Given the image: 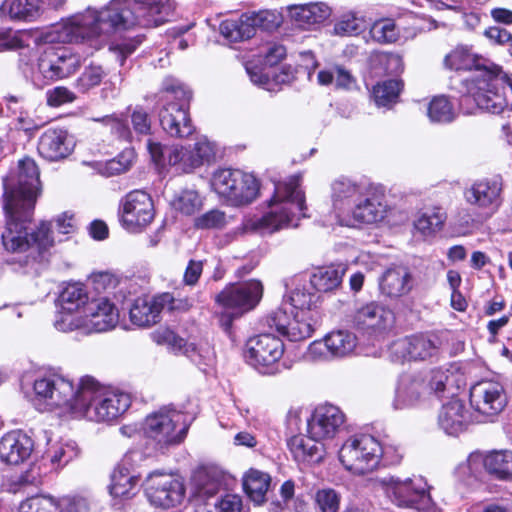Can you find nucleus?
<instances>
[{"label":"nucleus","mask_w":512,"mask_h":512,"mask_svg":"<svg viewBox=\"0 0 512 512\" xmlns=\"http://www.w3.org/2000/svg\"><path fill=\"white\" fill-rule=\"evenodd\" d=\"M174 11L171 0H112L100 11L87 9L55 27L61 42H104L112 33L135 25L156 27Z\"/></svg>","instance_id":"1"},{"label":"nucleus","mask_w":512,"mask_h":512,"mask_svg":"<svg viewBox=\"0 0 512 512\" xmlns=\"http://www.w3.org/2000/svg\"><path fill=\"white\" fill-rule=\"evenodd\" d=\"M6 225L1 239L4 249L10 253H28L27 258L36 259L49 250L55 243L51 223L41 222L33 229L30 227L33 211L3 204Z\"/></svg>","instance_id":"2"},{"label":"nucleus","mask_w":512,"mask_h":512,"mask_svg":"<svg viewBox=\"0 0 512 512\" xmlns=\"http://www.w3.org/2000/svg\"><path fill=\"white\" fill-rule=\"evenodd\" d=\"M301 175H293L275 184L269 210L251 223V228L261 234H272L281 229L297 227L301 217H306L304 192L300 188Z\"/></svg>","instance_id":"3"},{"label":"nucleus","mask_w":512,"mask_h":512,"mask_svg":"<svg viewBox=\"0 0 512 512\" xmlns=\"http://www.w3.org/2000/svg\"><path fill=\"white\" fill-rule=\"evenodd\" d=\"M131 405L130 395L107 389L90 376L80 380V393L75 417L94 422H110L121 416Z\"/></svg>","instance_id":"4"},{"label":"nucleus","mask_w":512,"mask_h":512,"mask_svg":"<svg viewBox=\"0 0 512 512\" xmlns=\"http://www.w3.org/2000/svg\"><path fill=\"white\" fill-rule=\"evenodd\" d=\"M3 204L34 211L42 192L40 171L34 159L25 157L18 161L14 170L3 179Z\"/></svg>","instance_id":"5"},{"label":"nucleus","mask_w":512,"mask_h":512,"mask_svg":"<svg viewBox=\"0 0 512 512\" xmlns=\"http://www.w3.org/2000/svg\"><path fill=\"white\" fill-rule=\"evenodd\" d=\"M465 81L468 94L461 98V106L473 100L479 109L492 114H500L508 107L509 79L506 76H499L490 68L483 70L481 76H473Z\"/></svg>","instance_id":"6"},{"label":"nucleus","mask_w":512,"mask_h":512,"mask_svg":"<svg viewBox=\"0 0 512 512\" xmlns=\"http://www.w3.org/2000/svg\"><path fill=\"white\" fill-rule=\"evenodd\" d=\"M211 186L227 205L233 207L248 205L259 194V182L255 176L239 169L216 170L211 178Z\"/></svg>","instance_id":"7"},{"label":"nucleus","mask_w":512,"mask_h":512,"mask_svg":"<svg viewBox=\"0 0 512 512\" xmlns=\"http://www.w3.org/2000/svg\"><path fill=\"white\" fill-rule=\"evenodd\" d=\"M119 321V312L107 298L92 299L85 306L78 319L62 316L55 320L59 331L68 332L80 329L84 333H101L113 329Z\"/></svg>","instance_id":"8"},{"label":"nucleus","mask_w":512,"mask_h":512,"mask_svg":"<svg viewBox=\"0 0 512 512\" xmlns=\"http://www.w3.org/2000/svg\"><path fill=\"white\" fill-rule=\"evenodd\" d=\"M164 89L168 93L182 94L181 103H166L159 113L163 130L172 137L184 138L194 132L188 107L192 98L191 91L179 80L168 77L164 80Z\"/></svg>","instance_id":"9"},{"label":"nucleus","mask_w":512,"mask_h":512,"mask_svg":"<svg viewBox=\"0 0 512 512\" xmlns=\"http://www.w3.org/2000/svg\"><path fill=\"white\" fill-rule=\"evenodd\" d=\"M188 429L184 414L168 406L149 414L143 426L145 435L160 447L180 444Z\"/></svg>","instance_id":"10"},{"label":"nucleus","mask_w":512,"mask_h":512,"mask_svg":"<svg viewBox=\"0 0 512 512\" xmlns=\"http://www.w3.org/2000/svg\"><path fill=\"white\" fill-rule=\"evenodd\" d=\"M382 453L383 449L376 438L360 434L343 443L339 450V460L348 471L362 475L378 465Z\"/></svg>","instance_id":"11"},{"label":"nucleus","mask_w":512,"mask_h":512,"mask_svg":"<svg viewBox=\"0 0 512 512\" xmlns=\"http://www.w3.org/2000/svg\"><path fill=\"white\" fill-rule=\"evenodd\" d=\"M33 390L36 398L50 409L61 408L74 415L80 383L76 387L70 379L59 374H50L36 379Z\"/></svg>","instance_id":"12"},{"label":"nucleus","mask_w":512,"mask_h":512,"mask_svg":"<svg viewBox=\"0 0 512 512\" xmlns=\"http://www.w3.org/2000/svg\"><path fill=\"white\" fill-rule=\"evenodd\" d=\"M284 354L282 340L272 334H260L248 340L245 357L261 374L275 375L285 366L280 363Z\"/></svg>","instance_id":"13"},{"label":"nucleus","mask_w":512,"mask_h":512,"mask_svg":"<svg viewBox=\"0 0 512 512\" xmlns=\"http://www.w3.org/2000/svg\"><path fill=\"white\" fill-rule=\"evenodd\" d=\"M508 403L504 386L497 381L484 380L470 389V404L476 422H495Z\"/></svg>","instance_id":"14"},{"label":"nucleus","mask_w":512,"mask_h":512,"mask_svg":"<svg viewBox=\"0 0 512 512\" xmlns=\"http://www.w3.org/2000/svg\"><path fill=\"white\" fill-rule=\"evenodd\" d=\"M387 494L392 502L399 507L413 508L414 504L421 502L423 506H417L412 512H428L431 509L437 510L434 506L425 505L429 502V487L422 477L414 479L400 480L399 478L390 477L387 481Z\"/></svg>","instance_id":"15"},{"label":"nucleus","mask_w":512,"mask_h":512,"mask_svg":"<svg viewBox=\"0 0 512 512\" xmlns=\"http://www.w3.org/2000/svg\"><path fill=\"white\" fill-rule=\"evenodd\" d=\"M440 345L436 335L417 333L396 340L390 352L394 361H426L438 356Z\"/></svg>","instance_id":"16"},{"label":"nucleus","mask_w":512,"mask_h":512,"mask_svg":"<svg viewBox=\"0 0 512 512\" xmlns=\"http://www.w3.org/2000/svg\"><path fill=\"white\" fill-rule=\"evenodd\" d=\"M121 223L131 232L147 227L155 216L151 196L143 190H133L121 200Z\"/></svg>","instance_id":"17"},{"label":"nucleus","mask_w":512,"mask_h":512,"mask_svg":"<svg viewBox=\"0 0 512 512\" xmlns=\"http://www.w3.org/2000/svg\"><path fill=\"white\" fill-rule=\"evenodd\" d=\"M262 294V283L258 280H250L226 286L216 296V301L225 310H231L232 314L240 315L252 310L261 300Z\"/></svg>","instance_id":"18"},{"label":"nucleus","mask_w":512,"mask_h":512,"mask_svg":"<svg viewBox=\"0 0 512 512\" xmlns=\"http://www.w3.org/2000/svg\"><path fill=\"white\" fill-rule=\"evenodd\" d=\"M216 146L207 137L197 138L193 146H174L168 153V164L176 166L178 170L190 173L196 168L214 162Z\"/></svg>","instance_id":"19"},{"label":"nucleus","mask_w":512,"mask_h":512,"mask_svg":"<svg viewBox=\"0 0 512 512\" xmlns=\"http://www.w3.org/2000/svg\"><path fill=\"white\" fill-rule=\"evenodd\" d=\"M292 317L286 308H278L267 318V324L290 341H301L309 338L316 322L313 319V312L295 311Z\"/></svg>","instance_id":"20"},{"label":"nucleus","mask_w":512,"mask_h":512,"mask_svg":"<svg viewBox=\"0 0 512 512\" xmlns=\"http://www.w3.org/2000/svg\"><path fill=\"white\" fill-rule=\"evenodd\" d=\"M145 491L151 504L163 508L180 503L184 496V487L178 479L172 475L158 472L148 476Z\"/></svg>","instance_id":"21"},{"label":"nucleus","mask_w":512,"mask_h":512,"mask_svg":"<svg viewBox=\"0 0 512 512\" xmlns=\"http://www.w3.org/2000/svg\"><path fill=\"white\" fill-rule=\"evenodd\" d=\"M502 183L499 179H480L464 190L465 201L478 209L486 218L497 212L501 205Z\"/></svg>","instance_id":"22"},{"label":"nucleus","mask_w":512,"mask_h":512,"mask_svg":"<svg viewBox=\"0 0 512 512\" xmlns=\"http://www.w3.org/2000/svg\"><path fill=\"white\" fill-rule=\"evenodd\" d=\"M344 423V414L333 405L317 407L307 420V433L315 442L334 438Z\"/></svg>","instance_id":"23"},{"label":"nucleus","mask_w":512,"mask_h":512,"mask_svg":"<svg viewBox=\"0 0 512 512\" xmlns=\"http://www.w3.org/2000/svg\"><path fill=\"white\" fill-rule=\"evenodd\" d=\"M74 148L68 131L60 127L46 129L39 137L37 151L48 161H59L68 157Z\"/></svg>","instance_id":"24"},{"label":"nucleus","mask_w":512,"mask_h":512,"mask_svg":"<svg viewBox=\"0 0 512 512\" xmlns=\"http://www.w3.org/2000/svg\"><path fill=\"white\" fill-rule=\"evenodd\" d=\"M475 421V414L471 413L464 401L453 398L445 403L438 414V424L448 435H458Z\"/></svg>","instance_id":"25"},{"label":"nucleus","mask_w":512,"mask_h":512,"mask_svg":"<svg viewBox=\"0 0 512 512\" xmlns=\"http://www.w3.org/2000/svg\"><path fill=\"white\" fill-rule=\"evenodd\" d=\"M354 323L364 331L382 333L393 326L394 313L379 303L371 302L356 311Z\"/></svg>","instance_id":"26"},{"label":"nucleus","mask_w":512,"mask_h":512,"mask_svg":"<svg viewBox=\"0 0 512 512\" xmlns=\"http://www.w3.org/2000/svg\"><path fill=\"white\" fill-rule=\"evenodd\" d=\"M357 345L356 336L347 330L329 333L323 341H314L309 346V354L316 358L324 356V350L332 357H344L354 351Z\"/></svg>","instance_id":"27"},{"label":"nucleus","mask_w":512,"mask_h":512,"mask_svg":"<svg viewBox=\"0 0 512 512\" xmlns=\"http://www.w3.org/2000/svg\"><path fill=\"white\" fill-rule=\"evenodd\" d=\"M386 208L387 204L382 195L372 194L362 197L351 210L353 222L338 215V223L341 226H353L354 223H376L385 218Z\"/></svg>","instance_id":"28"},{"label":"nucleus","mask_w":512,"mask_h":512,"mask_svg":"<svg viewBox=\"0 0 512 512\" xmlns=\"http://www.w3.org/2000/svg\"><path fill=\"white\" fill-rule=\"evenodd\" d=\"M34 447V442L26 433L15 430L6 433L0 439V459L11 465L26 461Z\"/></svg>","instance_id":"29"},{"label":"nucleus","mask_w":512,"mask_h":512,"mask_svg":"<svg viewBox=\"0 0 512 512\" xmlns=\"http://www.w3.org/2000/svg\"><path fill=\"white\" fill-rule=\"evenodd\" d=\"M413 276L408 268L398 266L387 269L379 279L381 293L396 299L407 295L413 288Z\"/></svg>","instance_id":"30"},{"label":"nucleus","mask_w":512,"mask_h":512,"mask_svg":"<svg viewBox=\"0 0 512 512\" xmlns=\"http://www.w3.org/2000/svg\"><path fill=\"white\" fill-rule=\"evenodd\" d=\"M167 297L168 295L155 298H137L129 311L132 324L145 328L158 323Z\"/></svg>","instance_id":"31"},{"label":"nucleus","mask_w":512,"mask_h":512,"mask_svg":"<svg viewBox=\"0 0 512 512\" xmlns=\"http://www.w3.org/2000/svg\"><path fill=\"white\" fill-rule=\"evenodd\" d=\"M447 68L456 71H475V76H481L483 70L492 68V63L471 51L466 46H458L444 59Z\"/></svg>","instance_id":"32"},{"label":"nucleus","mask_w":512,"mask_h":512,"mask_svg":"<svg viewBox=\"0 0 512 512\" xmlns=\"http://www.w3.org/2000/svg\"><path fill=\"white\" fill-rule=\"evenodd\" d=\"M361 186L347 178H339L331 185L333 208L337 211H351L362 198Z\"/></svg>","instance_id":"33"},{"label":"nucleus","mask_w":512,"mask_h":512,"mask_svg":"<svg viewBox=\"0 0 512 512\" xmlns=\"http://www.w3.org/2000/svg\"><path fill=\"white\" fill-rule=\"evenodd\" d=\"M287 446L298 463H318L324 457V444L315 442L310 435L307 438L294 435L288 439Z\"/></svg>","instance_id":"34"},{"label":"nucleus","mask_w":512,"mask_h":512,"mask_svg":"<svg viewBox=\"0 0 512 512\" xmlns=\"http://www.w3.org/2000/svg\"><path fill=\"white\" fill-rule=\"evenodd\" d=\"M426 394L427 385L423 379L408 375L402 376L396 389L394 406L397 409L411 406Z\"/></svg>","instance_id":"35"},{"label":"nucleus","mask_w":512,"mask_h":512,"mask_svg":"<svg viewBox=\"0 0 512 512\" xmlns=\"http://www.w3.org/2000/svg\"><path fill=\"white\" fill-rule=\"evenodd\" d=\"M138 477L131 474L123 464L115 467L111 474L109 493L113 498L129 499L138 491Z\"/></svg>","instance_id":"36"},{"label":"nucleus","mask_w":512,"mask_h":512,"mask_svg":"<svg viewBox=\"0 0 512 512\" xmlns=\"http://www.w3.org/2000/svg\"><path fill=\"white\" fill-rule=\"evenodd\" d=\"M86 290L80 284H69L66 286L59 296V303L61 312L56 319L62 316L70 317V319H77L71 314L76 311L83 313L85 306L89 303Z\"/></svg>","instance_id":"37"},{"label":"nucleus","mask_w":512,"mask_h":512,"mask_svg":"<svg viewBox=\"0 0 512 512\" xmlns=\"http://www.w3.org/2000/svg\"><path fill=\"white\" fill-rule=\"evenodd\" d=\"M220 33L231 42L252 38L257 30L252 13L243 14L238 21L225 20L220 24Z\"/></svg>","instance_id":"38"},{"label":"nucleus","mask_w":512,"mask_h":512,"mask_svg":"<svg viewBox=\"0 0 512 512\" xmlns=\"http://www.w3.org/2000/svg\"><path fill=\"white\" fill-rule=\"evenodd\" d=\"M40 3V0H5L0 12L13 20L33 21L41 14Z\"/></svg>","instance_id":"39"},{"label":"nucleus","mask_w":512,"mask_h":512,"mask_svg":"<svg viewBox=\"0 0 512 512\" xmlns=\"http://www.w3.org/2000/svg\"><path fill=\"white\" fill-rule=\"evenodd\" d=\"M271 478L267 473L256 469H250L243 481L244 490L249 498L260 505L266 500V493L269 490Z\"/></svg>","instance_id":"40"},{"label":"nucleus","mask_w":512,"mask_h":512,"mask_svg":"<svg viewBox=\"0 0 512 512\" xmlns=\"http://www.w3.org/2000/svg\"><path fill=\"white\" fill-rule=\"evenodd\" d=\"M483 465L489 474L499 479H512V451L490 452L483 458Z\"/></svg>","instance_id":"41"},{"label":"nucleus","mask_w":512,"mask_h":512,"mask_svg":"<svg viewBox=\"0 0 512 512\" xmlns=\"http://www.w3.org/2000/svg\"><path fill=\"white\" fill-rule=\"evenodd\" d=\"M344 272L342 266L321 267L313 272L310 283L317 291L329 292L341 284Z\"/></svg>","instance_id":"42"},{"label":"nucleus","mask_w":512,"mask_h":512,"mask_svg":"<svg viewBox=\"0 0 512 512\" xmlns=\"http://www.w3.org/2000/svg\"><path fill=\"white\" fill-rule=\"evenodd\" d=\"M152 340L158 345H166L176 353H183L192 357L196 353L197 347L194 343H188L184 338L176 335L169 328H158L151 333Z\"/></svg>","instance_id":"43"},{"label":"nucleus","mask_w":512,"mask_h":512,"mask_svg":"<svg viewBox=\"0 0 512 512\" xmlns=\"http://www.w3.org/2000/svg\"><path fill=\"white\" fill-rule=\"evenodd\" d=\"M330 15L329 7L324 3H311L291 8V16L300 25L316 24L324 21Z\"/></svg>","instance_id":"44"},{"label":"nucleus","mask_w":512,"mask_h":512,"mask_svg":"<svg viewBox=\"0 0 512 512\" xmlns=\"http://www.w3.org/2000/svg\"><path fill=\"white\" fill-rule=\"evenodd\" d=\"M446 217V212L442 208L433 207L418 214L414 227L422 235H432L442 228Z\"/></svg>","instance_id":"45"},{"label":"nucleus","mask_w":512,"mask_h":512,"mask_svg":"<svg viewBox=\"0 0 512 512\" xmlns=\"http://www.w3.org/2000/svg\"><path fill=\"white\" fill-rule=\"evenodd\" d=\"M317 81L322 86L334 84L336 89L344 90L351 89L355 82L350 72L341 66L319 71Z\"/></svg>","instance_id":"46"},{"label":"nucleus","mask_w":512,"mask_h":512,"mask_svg":"<svg viewBox=\"0 0 512 512\" xmlns=\"http://www.w3.org/2000/svg\"><path fill=\"white\" fill-rule=\"evenodd\" d=\"M317 299L318 297L314 293L304 288H296L285 297L280 308H286L290 313H293L294 310L312 312V306L315 305Z\"/></svg>","instance_id":"47"},{"label":"nucleus","mask_w":512,"mask_h":512,"mask_svg":"<svg viewBox=\"0 0 512 512\" xmlns=\"http://www.w3.org/2000/svg\"><path fill=\"white\" fill-rule=\"evenodd\" d=\"M427 115L431 122L450 123L455 119V111L449 99L443 95L434 97L427 108Z\"/></svg>","instance_id":"48"},{"label":"nucleus","mask_w":512,"mask_h":512,"mask_svg":"<svg viewBox=\"0 0 512 512\" xmlns=\"http://www.w3.org/2000/svg\"><path fill=\"white\" fill-rule=\"evenodd\" d=\"M402 82L399 80H387L378 83L373 88V96L377 106L387 107L397 101L402 89Z\"/></svg>","instance_id":"49"},{"label":"nucleus","mask_w":512,"mask_h":512,"mask_svg":"<svg viewBox=\"0 0 512 512\" xmlns=\"http://www.w3.org/2000/svg\"><path fill=\"white\" fill-rule=\"evenodd\" d=\"M175 210L184 215H192L202 207V199L195 190H182L172 201Z\"/></svg>","instance_id":"50"},{"label":"nucleus","mask_w":512,"mask_h":512,"mask_svg":"<svg viewBox=\"0 0 512 512\" xmlns=\"http://www.w3.org/2000/svg\"><path fill=\"white\" fill-rule=\"evenodd\" d=\"M77 455L78 451L71 443L52 444L45 452L46 458L57 467L66 465Z\"/></svg>","instance_id":"51"},{"label":"nucleus","mask_w":512,"mask_h":512,"mask_svg":"<svg viewBox=\"0 0 512 512\" xmlns=\"http://www.w3.org/2000/svg\"><path fill=\"white\" fill-rule=\"evenodd\" d=\"M370 35L378 43H393L398 39L399 31L392 19H382L371 26Z\"/></svg>","instance_id":"52"},{"label":"nucleus","mask_w":512,"mask_h":512,"mask_svg":"<svg viewBox=\"0 0 512 512\" xmlns=\"http://www.w3.org/2000/svg\"><path fill=\"white\" fill-rule=\"evenodd\" d=\"M20 512H59V505L50 496H35L21 504Z\"/></svg>","instance_id":"53"},{"label":"nucleus","mask_w":512,"mask_h":512,"mask_svg":"<svg viewBox=\"0 0 512 512\" xmlns=\"http://www.w3.org/2000/svg\"><path fill=\"white\" fill-rule=\"evenodd\" d=\"M314 499L319 512H337L339 509L340 495L334 489H320Z\"/></svg>","instance_id":"54"},{"label":"nucleus","mask_w":512,"mask_h":512,"mask_svg":"<svg viewBox=\"0 0 512 512\" xmlns=\"http://www.w3.org/2000/svg\"><path fill=\"white\" fill-rule=\"evenodd\" d=\"M104 77V71L101 66L90 65L85 68L83 73L76 81V87L82 93L98 86Z\"/></svg>","instance_id":"55"},{"label":"nucleus","mask_w":512,"mask_h":512,"mask_svg":"<svg viewBox=\"0 0 512 512\" xmlns=\"http://www.w3.org/2000/svg\"><path fill=\"white\" fill-rule=\"evenodd\" d=\"M257 29L263 31H274L282 23V15L275 10H261L252 12Z\"/></svg>","instance_id":"56"},{"label":"nucleus","mask_w":512,"mask_h":512,"mask_svg":"<svg viewBox=\"0 0 512 512\" xmlns=\"http://www.w3.org/2000/svg\"><path fill=\"white\" fill-rule=\"evenodd\" d=\"M226 223V215L219 209H212L195 219V226L199 229H221Z\"/></svg>","instance_id":"57"},{"label":"nucleus","mask_w":512,"mask_h":512,"mask_svg":"<svg viewBox=\"0 0 512 512\" xmlns=\"http://www.w3.org/2000/svg\"><path fill=\"white\" fill-rule=\"evenodd\" d=\"M361 29L362 20L352 13L343 15L334 26L335 34L340 36L356 35Z\"/></svg>","instance_id":"58"},{"label":"nucleus","mask_w":512,"mask_h":512,"mask_svg":"<svg viewBox=\"0 0 512 512\" xmlns=\"http://www.w3.org/2000/svg\"><path fill=\"white\" fill-rule=\"evenodd\" d=\"M134 158V151L132 149H125L116 158L106 163V170L110 175L126 172L131 167Z\"/></svg>","instance_id":"59"},{"label":"nucleus","mask_w":512,"mask_h":512,"mask_svg":"<svg viewBox=\"0 0 512 512\" xmlns=\"http://www.w3.org/2000/svg\"><path fill=\"white\" fill-rule=\"evenodd\" d=\"M47 104L51 107H59L75 100V94L68 88L58 86L46 92Z\"/></svg>","instance_id":"60"},{"label":"nucleus","mask_w":512,"mask_h":512,"mask_svg":"<svg viewBox=\"0 0 512 512\" xmlns=\"http://www.w3.org/2000/svg\"><path fill=\"white\" fill-rule=\"evenodd\" d=\"M59 65L60 76L66 78L73 74L80 66L79 57L66 51L54 54Z\"/></svg>","instance_id":"61"},{"label":"nucleus","mask_w":512,"mask_h":512,"mask_svg":"<svg viewBox=\"0 0 512 512\" xmlns=\"http://www.w3.org/2000/svg\"><path fill=\"white\" fill-rule=\"evenodd\" d=\"M38 68L43 77L48 80L55 81L62 79V76H60L59 65L54 54H46L41 57L38 63Z\"/></svg>","instance_id":"62"},{"label":"nucleus","mask_w":512,"mask_h":512,"mask_svg":"<svg viewBox=\"0 0 512 512\" xmlns=\"http://www.w3.org/2000/svg\"><path fill=\"white\" fill-rule=\"evenodd\" d=\"M59 512H83L87 510V502L79 497H63L57 501Z\"/></svg>","instance_id":"63"},{"label":"nucleus","mask_w":512,"mask_h":512,"mask_svg":"<svg viewBox=\"0 0 512 512\" xmlns=\"http://www.w3.org/2000/svg\"><path fill=\"white\" fill-rule=\"evenodd\" d=\"M448 381V375L446 372L441 370L432 371L427 385V394L434 392L436 395L444 392L446 383Z\"/></svg>","instance_id":"64"}]
</instances>
